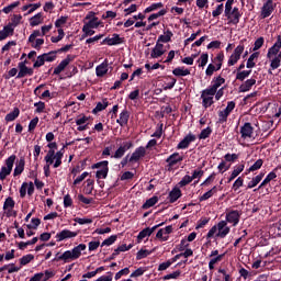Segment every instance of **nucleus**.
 Listing matches in <instances>:
<instances>
[{
    "label": "nucleus",
    "instance_id": "nucleus-1",
    "mask_svg": "<svg viewBox=\"0 0 281 281\" xmlns=\"http://www.w3.org/2000/svg\"><path fill=\"white\" fill-rule=\"evenodd\" d=\"M65 147H63L59 151L48 150L46 156L44 157V161L46 165L44 166V175L45 177H49L52 171L49 170V166L53 165V168H60L63 166V157L65 155Z\"/></svg>",
    "mask_w": 281,
    "mask_h": 281
},
{
    "label": "nucleus",
    "instance_id": "nucleus-2",
    "mask_svg": "<svg viewBox=\"0 0 281 281\" xmlns=\"http://www.w3.org/2000/svg\"><path fill=\"white\" fill-rule=\"evenodd\" d=\"M232 232V228L227 226L226 221H221L217 223V225H214L207 233L206 237L207 238H225L227 234Z\"/></svg>",
    "mask_w": 281,
    "mask_h": 281
},
{
    "label": "nucleus",
    "instance_id": "nucleus-3",
    "mask_svg": "<svg viewBox=\"0 0 281 281\" xmlns=\"http://www.w3.org/2000/svg\"><path fill=\"white\" fill-rule=\"evenodd\" d=\"M268 61L270 63V69L276 70L281 65V52L280 48L271 46L267 53Z\"/></svg>",
    "mask_w": 281,
    "mask_h": 281
},
{
    "label": "nucleus",
    "instance_id": "nucleus-4",
    "mask_svg": "<svg viewBox=\"0 0 281 281\" xmlns=\"http://www.w3.org/2000/svg\"><path fill=\"white\" fill-rule=\"evenodd\" d=\"M224 16H226L228 25H238L243 13H240V9H238V7H232L224 10Z\"/></svg>",
    "mask_w": 281,
    "mask_h": 281
},
{
    "label": "nucleus",
    "instance_id": "nucleus-5",
    "mask_svg": "<svg viewBox=\"0 0 281 281\" xmlns=\"http://www.w3.org/2000/svg\"><path fill=\"white\" fill-rule=\"evenodd\" d=\"M14 161H16L15 155H11L5 160V166L1 167V170H0V180L1 181L5 180V178L12 173V168H14Z\"/></svg>",
    "mask_w": 281,
    "mask_h": 281
},
{
    "label": "nucleus",
    "instance_id": "nucleus-6",
    "mask_svg": "<svg viewBox=\"0 0 281 281\" xmlns=\"http://www.w3.org/2000/svg\"><path fill=\"white\" fill-rule=\"evenodd\" d=\"M245 40H243L239 45L234 49L233 54L229 56L227 65L228 67H234L236 63L240 60V56H243V52H245Z\"/></svg>",
    "mask_w": 281,
    "mask_h": 281
},
{
    "label": "nucleus",
    "instance_id": "nucleus-7",
    "mask_svg": "<svg viewBox=\"0 0 281 281\" xmlns=\"http://www.w3.org/2000/svg\"><path fill=\"white\" fill-rule=\"evenodd\" d=\"M181 161H183V155L179 154V153H173L172 155H170L167 159V170L170 172L171 170H175V168H177V166H179V164H181Z\"/></svg>",
    "mask_w": 281,
    "mask_h": 281
},
{
    "label": "nucleus",
    "instance_id": "nucleus-8",
    "mask_svg": "<svg viewBox=\"0 0 281 281\" xmlns=\"http://www.w3.org/2000/svg\"><path fill=\"white\" fill-rule=\"evenodd\" d=\"M214 95H216V93L210 90L209 88L202 91L201 100L202 106H204V109H209V106H212L214 104Z\"/></svg>",
    "mask_w": 281,
    "mask_h": 281
},
{
    "label": "nucleus",
    "instance_id": "nucleus-9",
    "mask_svg": "<svg viewBox=\"0 0 281 281\" xmlns=\"http://www.w3.org/2000/svg\"><path fill=\"white\" fill-rule=\"evenodd\" d=\"M92 168H99L95 173L97 179H106L109 176V161L106 160L94 164Z\"/></svg>",
    "mask_w": 281,
    "mask_h": 281
},
{
    "label": "nucleus",
    "instance_id": "nucleus-10",
    "mask_svg": "<svg viewBox=\"0 0 281 281\" xmlns=\"http://www.w3.org/2000/svg\"><path fill=\"white\" fill-rule=\"evenodd\" d=\"M19 72L16 75V78H25V76H34V69L27 67V60L20 61L18 64Z\"/></svg>",
    "mask_w": 281,
    "mask_h": 281
},
{
    "label": "nucleus",
    "instance_id": "nucleus-11",
    "mask_svg": "<svg viewBox=\"0 0 281 281\" xmlns=\"http://www.w3.org/2000/svg\"><path fill=\"white\" fill-rule=\"evenodd\" d=\"M273 10H276V3H273V0H267L261 8V19H269L273 14Z\"/></svg>",
    "mask_w": 281,
    "mask_h": 281
},
{
    "label": "nucleus",
    "instance_id": "nucleus-12",
    "mask_svg": "<svg viewBox=\"0 0 281 281\" xmlns=\"http://www.w3.org/2000/svg\"><path fill=\"white\" fill-rule=\"evenodd\" d=\"M243 215V213L240 211H228L226 213V223H231V225H233V227H236V225H238V223H240V216Z\"/></svg>",
    "mask_w": 281,
    "mask_h": 281
},
{
    "label": "nucleus",
    "instance_id": "nucleus-13",
    "mask_svg": "<svg viewBox=\"0 0 281 281\" xmlns=\"http://www.w3.org/2000/svg\"><path fill=\"white\" fill-rule=\"evenodd\" d=\"M74 58H76V56L67 55V57L65 59H63L59 63V65L54 69V75L59 76V74H63V71H65V69H67L69 63H72Z\"/></svg>",
    "mask_w": 281,
    "mask_h": 281
},
{
    "label": "nucleus",
    "instance_id": "nucleus-14",
    "mask_svg": "<svg viewBox=\"0 0 281 281\" xmlns=\"http://www.w3.org/2000/svg\"><path fill=\"white\" fill-rule=\"evenodd\" d=\"M78 236V232L63 229L61 232L57 233L55 238L57 243H63V240H67L69 238H76Z\"/></svg>",
    "mask_w": 281,
    "mask_h": 281
},
{
    "label": "nucleus",
    "instance_id": "nucleus-15",
    "mask_svg": "<svg viewBox=\"0 0 281 281\" xmlns=\"http://www.w3.org/2000/svg\"><path fill=\"white\" fill-rule=\"evenodd\" d=\"M133 148V142H125L122 146H120L114 153V159H122L126 154V150H131Z\"/></svg>",
    "mask_w": 281,
    "mask_h": 281
},
{
    "label": "nucleus",
    "instance_id": "nucleus-16",
    "mask_svg": "<svg viewBox=\"0 0 281 281\" xmlns=\"http://www.w3.org/2000/svg\"><path fill=\"white\" fill-rule=\"evenodd\" d=\"M192 142H196V136L194 134H188L177 146L179 150H186Z\"/></svg>",
    "mask_w": 281,
    "mask_h": 281
},
{
    "label": "nucleus",
    "instance_id": "nucleus-17",
    "mask_svg": "<svg viewBox=\"0 0 281 281\" xmlns=\"http://www.w3.org/2000/svg\"><path fill=\"white\" fill-rule=\"evenodd\" d=\"M145 156H146V147L140 146L134 150V153L130 157L128 161L137 162V161H139V159H142V157H145Z\"/></svg>",
    "mask_w": 281,
    "mask_h": 281
},
{
    "label": "nucleus",
    "instance_id": "nucleus-18",
    "mask_svg": "<svg viewBox=\"0 0 281 281\" xmlns=\"http://www.w3.org/2000/svg\"><path fill=\"white\" fill-rule=\"evenodd\" d=\"M166 54V48L164 44L157 42L155 47L151 49L150 58H161Z\"/></svg>",
    "mask_w": 281,
    "mask_h": 281
},
{
    "label": "nucleus",
    "instance_id": "nucleus-19",
    "mask_svg": "<svg viewBox=\"0 0 281 281\" xmlns=\"http://www.w3.org/2000/svg\"><path fill=\"white\" fill-rule=\"evenodd\" d=\"M12 34H14V24L9 23L0 31V41H5V38H8V36H12Z\"/></svg>",
    "mask_w": 281,
    "mask_h": 281
},
{
    "label": "nucleus",
    "instance_id": "nucleus-20",
    "mask_svg": "<svg viewBox=\"0 0 281 281\" xmlns=\"http://www.w3.org/2000/svg\"><path fill=\"white\" fill-rule=\"evenodd\" d=\"M122 43V37H120L119 34H113L112 37H105L102 42L101 45H120Z\"/></svg>",
    "mask_w": 281,
    "mask_h": 281
},
{
    "label": "nucleus",
    "instance_id": "nucleus-21",
    "mask_svg": "<svg viewBox=\"0 0 281 281\" xmlns=\"http://www.w3.org/2000/svg\"><path fill=\"white\" fill-rule=\"evenodd\" d=\"M222 85H225V78L218 76L213 79L212 86H210L207 89L213 93H216V91H218Z\"/></svg>",
    "mask_w": 281,
    "mask_h": 281
},
{
    "label": "nucleus",
    "instance_id": "nucleus-22",
    "mask_svg": "<svg viewBox=\"0 0 281 281\" xmlns=\"http://www.w3.org/2000/svg\"><path fill=\"white\" fill-rule=\"evenodd\" d=\"M240 134L244 139L251 137V135H254V127L251 126V123H245L244 126L240 127Z\"/></svg>",
    "mask_w": 281,
    "mask_h": 281
},
{
    "label": "nucleus",
    "instance_id": "nucleus-23",
    "mask_svg": "<svg viewBox=\"0 0 281 281\" xmlns=\"http://www.w3.org/2000/svg\"><path fill=\"white\" fill-rule=\"evenodd\" d=\"M157 227H161V224H158L151 228L147 227V228L143 229L137 236L138 243H142V240H144V238H147V236H151L153 232H155V229H157Z\"/></svg>",
    "mask_w": 281,
    "mask_h": 281
},
{
    "label": "nucleus",
    "instance_id": "nucleus-24",
    "mask_svg": "<svg viewBox=\"0 0 281 281\" xmlns=\"http://www.w3.org/2000/svg\"><path fill=\"white\" fill-rule=\"evenodd\" d=\"M109 72V60H104L101 65L97 66L95 74L98 78H102L105 74Z\"/></svg>",
    "mask_w": 281,
    "mask_h": 281
},
{
    "label": "nucleus",
    "instance_id": "nucleus-25",
    "mask_svg": "<svg viewBox=\"0 0 281 281\" xmlns=\"http://www.w3.org/2000/svg\"><path fill=\"white\" fill-rule=\"evenodd\" d=\"M14 205H15V203L12 198L9 196L5 199V201L3 203V210L7 214V216H12L11 212H12V210H14Z\"/></svg>",
    "mask_w": 281,
    "mask_h": 281
},
{
    "label": "nucleus",
    "instance_id": "nucleus-26",
    "mask_svg": "<svg viewBox=\"0 0 281 281\" xmlns=\"http://www.w3.org/2000/svg\"><path fill=\"white\" fill-rule=\"evenodd\" d=\"M256 85V79L250 78L246 80L244 83L239 86L240 93H247V91H251V88Z\"/></svg>",
    "mask_w": 281,
    "mask_h": 281
},
{
    "label": "nucleus",
    "instance_id": "nucleus-27",
    "mask_svg": "<svg viewBox=\"0 0 281 281\" xmlns=\"http://www.w3.org/2000/svg\"><path fill=\"white\" fill-rule=\"evenodd\" d=\"M179 199H181V189L176 187L169 192V203H177Z\"/></svg>",
    "mask_w": 281,
    "mask_h": 281
},
{
    "label": "nucleus",
    "instance_id": "nucleus-28",
    "mask_svg": "<svg viewBox=\"0 0 281 281\" xmlns=\"http://www.w3.org/2000/svg\"><path fill=\"white\" fill-rule=\"evenodd\" d=\"M128 117H131V115L128 114L127 110H123L120 113V117L116 120L117 124H120V126H126V124H128Z\"/></svg>",
    "mask_w": 281,
    "mask_h": 281
},
{
    "label": "nucleus",
    "instance_id": "nucleus-29",
    "mask_svg": "<svg viewBox=\"0 0 281 281\" xmlns=\"http://www.w3.org/2000/svg\"><path fill=\"white\" fill-rule=\"evenodd\" d=\"M85 249H87V245H85V244H79L78 246H76L71 250L72 256H74V260H78V258H80V256H82V251H85Z\"/></svg>",
    "mask_w": 281,
    "mask_h": 281
},
{
    "label": "nucleus",
    "instance_id": "nucleus-30",
    "mask_svg": "<svg viewBox=\"0 0 281 281\" xmlns=\"http://www.w3.org/2000/svg\"><path fill=\"white\" fill-rule=\"evenodd\" d=\"M258 56H260L259 52H255L249 56L247 64H246L247 69H254V67H256L255 60H258Z\"/></svg>",
    "mask_w": 281,
    "mask_h": 281
},
{
    "label": "nucleus",
    "instance_id": "nucleus-31",
    "mask_svg": "<svg viewBox=\"0 0 281 281\" xmlns=\"http://www.w3.org/2000/svg\"><path fill=\"white\" fill-rule=\"evenodd\" d=\"M56 260H64V262H69L74 260V252L71 250H66L64 254H57Z\"/></svg>",
    "mask_w": 281,
    "mask_h": 281
},
{
    "label": "nucleus",
    "instance_id": "nucleus-32",
    "mask_svg": "<svg viewBox=\"0 0 281 281\" xmlns=\"http://www.w3.org/2000/svg\"><path fill=\"white\" fill-rule=\"evenodd\" d=\"M243 170H245V165L235 166L234 170L231 173V177L228 178V183H231V181H234V179H236V177H238V175H240Z\"/></svg>",
    "mask_w": 281,
    "mask_h": 281
},
{
    "label": "nucleus",
    "instance_id": "nucleus-33",
    "mask_svg": "<svg viewBox=\"0 0 281 281\" xmlns=\"http://www.w3.org/2000/svg\"><path fill=\"white\" fill-rule=\"evenodd\" d=\"M43 23V13H37L30 19L31 27H36V25H41Z\"/></svg>",
    "mask_w": 281,
    "mask_h": 281
},
{
    "label": "nucleus",
    "instance_id": "nucleus-34",
    "mask_svg": "<svg viewBox=\"0 0 281 281\" xmlns=\"http://www.w3.org/2000/svg\"><path fill=\"white\" fill-rule=\"evenodd\" d=\"M263 177L265 173H259L258 176L252 178L251 181L248 182V189L251 190V188H256V186H258V183L262 181Z\"/></svg>",
    "mask_w": 281,
    "mask_h": 281
},
{
    "label": "nucleus",
    "instance_id": "nucleus-35",
    "mask_svg": "<svg viewBox=\"0 0 281 281\" xmlns=\"http://www.w3.org/2000/svg\"><path fill=\"white\" fill-rule=\"evenodd\" d=\"M57 54H58V50H50L49 53L42 54V56L44 57V60L46 63H54V60H56Z\"/></svg>",
    "mask_w": 281,
    "mask_h": 281
},
{
    "label": "nucleus",
    "instance_id": "nucleus-36",
    "mask_svg": "<svg viewBox=\"0 0 281 281\" xmlns=\"http://www.w3.org/2000/svg\"><path fill=\"white\" fill-rule=\"evenodd\" d=\"M161 8H164V3L161 2H156V3H153L150 4L149 7H147L145 10H144V13L145 14H148L150 12H155L157 10H161Z\"/></svg>",
    "mask_w": 281,
    "mask_h": 281
},
{
    "label": "nucleus",
    "instance_id": "nucleus-37",
    "mask_svg": "<svg viewBox=\"0 0 281 281\" xmlns=\"http://www.w3.org/2000/svg\"><path fill=\"white\" fill-rule=\"evenodd\" d=\"M25 170V159H20L14 169V177H19Z\"/></svg>",
    "mask_w": 281,
    "mask_h": 281
},
{
    "label": "nucleus",
    "instance_id": "nucleus-38",
    "mask_svg": "<svg viewBox=\"0 0 281 281\" xmlns=\"http://www.w3.org/2000/svg\"><path fill=\"white\" fill-rule=\"evenodd\" d=\"M20 113L21 111L19 110V108H14L12 112L5 115V122H14V120L19 117Z\"/></svg>",
    "mask_w": 281,
    "mask_h": 281
},
{
    "label": "nucleus",
    "instance_id": "nucleus-39",
    "mask_svg": "<svg viewBox=\"0 0 281 281\" xmlns=\"http://www.w3.org/2000/svg\"><path fill=\"white\" fill-rule=\"evenodd\" d=\"M172 36H173L172 32L171 31H167V32H165L164 35H160L158 37L157 43H170V41L172 40Z\"/></svg>",
    "mask_w": 281,
    "mask_h": 281
},
{
    "label": "nucleus",
    "instance_id": "nucleus-40",
    "mask_svg": "<svg viewBox=\"0 0 281 281\" xmlns=\"http://www.w3.org/2000/svg\"><path fill=\"white\" fill-rule=\"evenodd\" d=\"M158 201H159V198H157V196H153V198L148 199L143 204V210H149V207H153V206L157 205Z\"/></svg>",
    "mask_w": 281,
    "mask_h": 281
},
{
    "label": "nucleus",
    "instance_id": "nucleus-41",
    "mask_svg": "<svg viewBox=\"0 0 281 281\" xmlns=\"http://www.w3.org/2000/svg\"><path fill=\"white\" fill-rule=\"evenodd\" d=\"M83 25H86L87 27H90L92 30H98V27H100V20L94 16L91 20H89L88 22H86Z\"/></svg>",
    "mask_w": 281,
    "mask_h": 281
},
{
    "label": "nucleus",
    "instance_id": "nucleus-42",
    "mask_svg": "<svg viewBox=\"0 0 281 281\" xmlns=\"http://www.w3.org/2000/svg\"><path fill=\"white\" fill-rule=\"evenodd\" d=\"M173 76H190V69L186 67H177L172 70Z\"/></svg>",
    "mask_w": 281,
    "mask_h": 281
},
{
    "label": "nucleus",
    "instance_id": "nucleus-43",
    "mask_svg": "<svg viewBox=\"0 0 281 281\" xmlns=\"http://www.w3.org/2000/svg\"><path fill=\"white\" fill-rule=\"evenodd\" d=\"M276 177H278V175H276V172L271 171V172L263 179V181L260 183L259 190H260V188H265V186H267V183H270V181H273V179H276Z\"/></svg>",
    "mask_w": 281,
    "mask_h": 281
},
{
    "label": "nucleus",
    "instance_id": "nucleus-44",
    "mask_svg": "<svg viewBox=\"0 0 281 281\" xmlns=\"http://www.w3.org/2000/svg\"><path fill=\"white\" fill-rule=\"evenodd\" d=\"M133 249V244H130L128 246L126 244H122L121 246H119L115 250H114V256H119L121 254V251H128Z\"/></svg>",
    "mask_w": 281,
    "mask_h": 281
},
{
    "label": "nucleus",
    "instance_id": "nucleus-45",
    "mask_svg": "<svg viewBox=\"0 0 281 281\" xmlns=\"http://www.w3.org/2000/svg\"><path fill=\"white\" fill-rule=\"evenodd\" d=\"M217 189L216 187H213L211 190H209L207 192H205L201 198L200 201H207V199H212V196H214V194H216Z\"/></svg>",
    "mask_w": 281,
    "mask_h": 281
},
{
    "label": "nucleus",
    "instance_id": "nucleus-46",
    "mask_svg": "<svg viewBox=\"0 0 281 281\" xmlns=\"http://www.w3.org/2000/svg\"><path fill=\"white\" fill-rule=\"evenodd\" d=\"M106 106H109V101L104 99L103 102L97 103V106L93 109V113H100V111H104Z\"/></svg>",
    "mask_w": 281,
    "mask_h": 281
},
{
    "label": "nucleus",
    "instance_id": "nucleus-47",
    "mask_svg": "<svg viewBox=\"0 0 281 281\" xmlns=\"http://www.w3.org/2000/svg\"><path fill=\"white\" fill-rule=\"evenodd\" d=\"M249 76H251V70L238 71L236 75V80H240V82H243V80L249 78Z\"/></svg>",
    "mask_w": 281,
    "mask_h": 281
},
{
    "label": "nucleus",
    "instance_id": "nucleus-48",
    "mask_svg": "<svg viewBox=\"0 0 281 281\" xmlns=\"http://www.w3.org/2000/svg\"><path fill=\"white\" fill-rule=\"evenodd\" d=\"M167 12L168 11L166 9H161L158 13L150 14L147 21H156V19H159V16H166Z\"/></svg>",
    "mask_w": 281,
    "mask_h": 281
},
{
    "label": "nucleus",
    "instance_id": "nucleus-49",
    "mask_svg": "<svg viewBox=\"0 0 281 281\" xmlns=\"http://www.w3.org/2000/svg\"><path fill=\"white\" fill-rule=\"evenodd\" d=\"M115 240H117V235H111L109 238L102 241L101 247H111Z\"/></svg>",
    "mask_w": 281,
    "mask_h": 281
},
{
    "label": "nucleus",
    "instance_id": "nucleus-50",
    "mask_svg": "<svg viewBox=\"0 0 281 281\" xmlns=\"http://www.w3.org/2000/svg\"><path fill=\"white\" fill-rule=\"evenodd\" d=\"M34 260V255L29 254L20 258V265L21 267H25V265H30V261Z\"/></svg>",
    "mask_w": 281,
    "mask_h": 281
},
{
    "label": "nucleus",
    "instance_id": "nucleus-51",
    "mask_svg": "<svg viewBox=\"0 0 281 281\" xmlns=\"http://www.w3.org/2000/svg\"><path fill=\"white\" fill-rule=\"evenodd\" d=\"M265 161L262 159H258L252 166L249 167V172H256V170H260Z\"/></svg>",
    "mask_w": 281,
    "mask_h": 281
},
{
    "label": "nucleus",
    "instance_id": "nucleus-52",
    "mask_svg": "<svg viewBox=\"0 0 281 281\" xmlns=\"http://www.w3.org/2000/svg\"><path fill=\"white\" fill-rule=\"evenodd\" d=\"M57 32H58V35L53 36L50 38L52 43H59V41H63V38H65V31L63 29H58Z\"/></svg>",
    "mask_w": 281,
    "mask_h": 281
},
{
    "label": "nucleus",
    "instance_id": "nucleus-53",
    "mask_svg": "<svg viewBox=\"0 0 281 281\" xmlns=\"http://www.w3.org/2000/svg\"><path fill=\"white\" fill-rule=\"evenodd\" d=\"M75 223H78V225H91L93 220L87 217H76Z\"/></svg>",
    "mask_w": 281,
    "mask_h": 281
},
{
    "label": "nucleus",
    "instance_id": "nucleus-54",
    "mask_svg": "<svg viewBox=\"0 0 281 281\" xmlns=\"http://www.w3.org/2000/svg\"><path fill=\"white\" fill-rule=\"evenodd\" d=\"M82 38H87V36H93V34H95V31H93V29H91L90 26H82Z\"/></svg>",
    "mask_w": 281,
    "mask_h": 281
},
{
    "label": "nucleus",
    "instance_id": "nucleus-55",
    "mask_svg": "<svg viewBox=\"0 0 281 281\" xmlns=\"http://www.w3.org/2000/svg\"><path fill=\"white\" fill-rule=\"evenodd\" d=\"M210 135H212V128L206 127L201 131V133L199 135V139H207V137H210Z\"/></svg>",
    "mask_w": 281,
    "mask_h": 281
},
{
    "label": "nucleus",
    "instance_id": "nucleus-56",
    "mask_svg": "<svg viewBox=\"0 0 281 281\" xmlns=\"http://www.w3.org/2000/svg\"><path fill=\"white\" fill-rule=\"evenodd\" d=\"M209 58L210 55H207V53H203L198 60V63H200L199 67H205V65H207Z\"/></svg>",
    "mask_w": 281,
    "mask_h": 281
},
{
    "label": "nucleus",
    "instance_id": "nucleus-57",
    "mask_svg": "<svg viewBox=\"0 0 281 281\" xmlns=\"http://www.w3.org/2000/svg\"><path fill=\"white\" fill-rule=\"evenodd\" d=\"M189 183H192V178L191 176L186 175L178 183V186H180V188H186V186H189Z\"/></svg>",
    "mask_w": 281,
    "mask_h": 281
},
{
    "label": "nucleus",
    "instance_id": "nucleus-58",
    "mask_svg": "<svg viewBox=\"0 0 281 281\" xmlns=\"http://www.w3.org/2000/svg\"><path fill=\"white\" fill-rule=\"evenodd\" d=\"M147 256H150V251L146 249H140L136 255V260H144V258H147Z\"/></svg>",
    "mask_w": 281,
    "mask_h": 281
},
{
    "label": "nucleus",
    "instance_id": "nucleus-59",
    "mask_svg": "<svg viewBox=\"0 0 281 281\" xmlns=\"http://www.w3.org/2000/svg\"><path fill=\"white\" fill-rule=\"evenodd\" d=\"M227 117H229V114L227 112H225V110H222L218 112L220 124H224V122H227Z\"/></svg>",
    "mask_w": 281,
    "mask_h": 281
},
{
    "label": "nucleus",
    "instance_id": "nucleus-60",
    "mask_svg": "<svg viewBox=\"0 0 281 281\" xmlns=\"http://www.w3.org/2000/svg\"><path fill=\"white\" fill-rule=\"evenodd\" d=\"M223 256L224 255H218L217 257L213 258L210 260L209 262V269L212 271V269H214V265H216V262H221V260H223Z\"/></svg>",
    "mask_w": 281,
    "mask_h": 281
},
{
    "label": "nucleus",
    "instance_id": "nucleus-61",
    "mask_svg": "<svg viewBox=\"0 0 281 281\" xmlns=\"http://www.w3.org/2000/svg\"><path fill=\"white\" fill-rule=\"evenodd\" d=\"M35 113H43L45 111V102L40 101L34 103Z\"/></svg>",
    "mask_w": 281,
    "mask_h": 281
},
{
    "label": "nucleus",
    "instance_id": "nucleus-62",
    "mask_svg": "<svg viewBox=\"0 0 281 281\" xmlns=\"http://www.w3.org/2000/svg\"><path fill=\"white\" fill-rule=\"evenodd\" d=\"M188 247H190V243H188V239H182L180 241V244L177 246V249L179 251H186V249H188Z\"/></svg>",
    "mask_w": 281,
    "mask_h": 281
},
{
    "label": "nucleus",
    "instance_id": "nucleus-63",
    "mask_svg": "<svg viewBox=\"0 0 281 281\" xmlns=\"http://www.w3.org/2000/svg\"><path fill=\"white\" fill-rule=\"evenodd\" d=\"M38 36H44L43 33H42V31H40V30L34 31V32L30 35V37H29V43H34V41H36V38H38Z\"/></svg>",
    "mask_w": 281,
    "mask_h": 281
},
{
    "label": "nucleus",
    "instance_id": "nucleus-64",
    "mask_svg": "<svg viewBox=\"0 0 281 281\" xmlns=\"http://www.w3.org/2000/svg\"><path fill=\"white\" fill-rule=\"evenodd\" d=\"M29 281H45L44 273H35Z\"/></svg>",
    "mask_w": 281,
    "mask_h": 281
}]
</instances>
